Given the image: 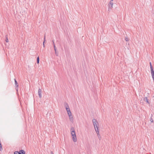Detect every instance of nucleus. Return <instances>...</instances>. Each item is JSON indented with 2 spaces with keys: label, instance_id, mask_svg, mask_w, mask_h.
Listing matches in <instances>:
<instances>
[{
  "label": "nucleus",
  "instance_id": "nucleus-1",
  "mask_svg": "<svg viewBox=\"0 0 154 154\" xmlns=\"http://www.w3.org/2000/svg\"><path fill=\"white\" fill-rule=\"evenodd\" d=\"M71 129L73 130L72 131L71 133L72 140L74 142H76L77 141V138L75 135V131L73 128H71Z\"/></svg>",
  "mask_w": 154,
  "mask_h": 154
},
{
  "label": "nucleus",
  "instance_id": "nucleus-2",
  "mask_svg": "<svg viewBox=\"0 0 154 154\" xmlns=\"http://www.w3.org/2000/svg\"><path fill=\"white\" fill-rule=\"evenodd\" d=\"M93 122L95 128V129L96 128H97V130H98V123L97 120L96 119H94L93 120Z\"/></svg>",
  "mask_w": 154,
  "mask_h": 154
},
{
  "label": "nucleus",
  "instance_id": "nucleus-3",
  "mask_svg": "<svg viewBox=\"0 0 154 154\" xmlns=\"http://www.w3.org/2000/svg\"><path fill=\"white\" fill-rule=\"evenodd\" d=\"M112 0H111L110 1V3H109V10L110 9H111L112 7V6L113 5V3L112 2Z\"/></svg>",
  "mask_w": 154,
  "mask_h": 154
},
{
  "label": "nucleus",
  "instance_id": "nucleus-4",
  "mask_svg": "<svg viewBox=\"0 0 154 154\" xmlns=\"http://www.w3.org/2000/svg\"><path fill=\"white\" fill-rule=\"evenodd\" d=\"M38 94L40 98L42 97L41 90L40 88H39L38 89Z\"/></svg>",
  "mask_w": 154,
  "mask_h": 154
},
{
  "label": "nucleus",
  "instance_id": "nucleus-5",
  "mask_svg": "<svg viewBox=\"0 0 154 154\" xmlns=\"http://www.w3.org/2000/svg\"><path fill=\"white\" fill-rule=\"evenodd\" d=\"M65 106L67 111V110L68 111V110H70V109L69 108V106L67 103H65Z\"/></svg>",
  "mask_w": 154,
  "mask_h": 154
},
{
  "label": "nucleus",
  "instance_id": "nucleus-6",
  "mask_svg": "<svg viewBox=\"0 0 154 154\" xmlns=\"http://www.w3.org/2000/svg\"><path fill=\"white\" fill-rule=\"evenodd\" d=\"M17 152L18 153V154H25V152L23 150H21Z\"/></svg>",
  "mask_w": 154,
  "mask_h": 154
},
{
  "label": "nucleus",
  "instance_id": "nucleus-7",
  "mask_svg": "<svg viewBox=\"0 0 154 154\" xmlns=\"http://www.w3.org/2000/svg\"><path fill=\"white\" fill-rule=\"evenodd\" d=\"M52 42H53V46H54V49L55 51V53H56V50L57 49L56 47L54 40H52Z\"/></svg>",
  "mask_w": 154,
  "mask_h": 154
},
{
  "label": "nucleus",
  "instance_id": "nucleus-8",
  "mask_svg": "<svg viewBox=\"0 0 154 154\" xmlns=\"http://www.w3.org/2000/svg\"><path fill=\"white\" fill-rule=\"evenodd\" d=\"M69 116V119H70V121H71V122H72L73 121V117H72V115Z\"/></svg>",
  "mask_w": 154,
  "mask_h": 154
},
{
  "label": "nucleus",
  "instance_id": "nucleus-9",
  "mask_svg": "<svg viewBox=\"0 0 154 154\" xmlns=\"http://www.w3.org/2000/svg\"><path fill=\"white\" fill-rule=\"evenodd\" d=\"M150 71L151 75L154 74V71L153 68L150 69Z\"/></svg>",
  "mask_w": 154,
  "mask_h": 154
},
{
  "label": "nucleus",
  "instance_id": "nucleus-10",
  "mask_svg": "<svg viewBox=\"0 0 154 154\" xmlns=\"http://www.w3.org/2000/svg\"><path fill=\"white\" fill-rule=\"evenodd\" d=\"M144 100L145 101H146L147 103H149V102L147 98V97H145L144 99Z\"/></svg>",
  "mask_w": 154,
  "mask_h": 154
},
{
  "label": "nucleus",
  "instance_id": "nucleus-11",
  "mask_svg": "<svg viewBox=\"0 0 154 154\" xmlns=\"http://www.w3.org/2000/svg\"><path fill=\"white\" fill-rule=\"evenodd\" d=\"M14 81H15V84L16 85V87H18V85L17 84V82L15 79H14ZM16 88L17 89V88Z\"/></svg>",
  "mask_w": 154,
  "mask_h": 154
},
{
  "label": "nucleus",
  "instance_id": "nucleus-12",
  "mask_svg": "<svg viewBox=\"0 0 154 154\" xmlns=\"http://www.w3.org/2000/svg\"><path fill=\"white\" fill-rule=\"evenodd\" d=\"M5 38H6V40H5L6 42H8V37H7V35L6 36Z\"/></svg>",
  "mask_w": 154,
  "mask_h": 154
},
{
  "label": "nucleus",
  "instance_id": "nucleus-13",
  "mask_svg": "<svg viewBox=\"0 0 154 154\" xmlns=\"http://www.w3.org/2000/svg\"><path fill=\"white\" fill-rule=\"evenodd\" d=\"M39 57H38L37 59V62L38 63H39Z\"/></svg>",
  "mask_w": 154,
  "mask_h": 154
},
{
  "label": "nucleus",
  "instance_id": "nucleus-14",
  "mask_svg": "<svg viewBox=\"0 0 154 154\" xmlns=\"http://www.w3.org/2000/svg\"><path fill=\"white\" fill-rule=\"evenodd\" d=\"M95 130L96 131V132L97 134V135H98L99 133V131H98L99 130H98H98H97V128L96 129L95 128Z\"/></svg>",
  "mask_w": 154,
  "mask_h": 154
},
{
  "label": "nucleus",
  "instance_id": "nucleus-15",
  "mask_svg": "<svg viewBox=\"0 0 154 154\" xmlns=\"http://www.w3.org/2000/svg\"><path fill=\"white\" fill-rule=\"evenodd\" d=\"M2 149V144L0 143V150L1 151Z\"/></svg>",
  "mask_w": 154,
  "mask_h": 154
},
{
  "label": "nucleus",
  "instance_id": "nucleus-16",
  "mask_svg": "<svg viewBox=\"0 0 154 154\" xmlns=\"http://www.w3.org/2000/svg\"><path fill=\"white\" fill-rule=\"evenodd\" d=\"M149 64H150V69L153 68V67L152 66V63L151 62L149 63Z\"/></svg>",
  "mask_w": 154,
  "mask_h": 154
},
{
  "label": "nucleus",
  "instance_id": "nucleus-17",
  "mask_svg": "<svg viewBox=\"0 0 154 154\" xmlns=\"http://www.w3.org/2000/svg\"><path fill=\"white\" fill-rule=\"evenodd\" d=\"M45 37H44V42H43V47L44 48L45 47V44H44V43H45Z\"/></svg>",
  "mask_w": 154,
  "mask_h": 154
},
{
  "label": "nucleus",
  "instance_id": "nucleus-18",
  "mask_svg": "<svg viewBox=\"0 0 154 154\" xmlns=\"http://www.w3.org/2000/svg\"><path fill=\"white\" fill-rule=\"evenodd\" d=\"M67 113H68V115L69 116H71V115H72V113H71V112H68Z\"/></svg>",
  "mask_w": 154,
  "mask_h": 154
},
{
  "label": "nucleus",
  "instance_id": "nucleus-19",
  "mask_svg": "<svg viewBox=\"0 0 154 154\" xmlns=\"http://www.w3.org/2000/svg\"><path fill=\"white\" fill-rule=\"evenodd\" d=\"M125 40L126 41H128V39L127 37L125 38Z\"/></svg>",
  "mask_w": 154,
  "mask_h": 154
},
{
  "label": "nucleus",
  "instance_id": "nucleus-20",
  "mask_svg": "<svg viewBox=\"0 0 154 154\" xmlns=\"http://www.w3.org/2000/svg\"><path fill=\"white\" fill-rule=\"evenodd\" d=\"M17 152H18L17 151H15L14 153V154H18V153Z\"/></svg>",
  "mask_w": 154,
  "mask_h": 154
},
{
  "label": "nucleus",
  "instance_id": "nucleus-21",
  "mask_svg": "<svg viewBox=\"0 0 154 154\" xmlns=\"http://www.w3.org/2000/svg\"><path fill=\"white\" fill-rule=\"evenodd\" d=\"M150 121L151 122H153V119L152 118L150 119Z\"/></svg>",
  "mask_w": 154,
  "mask_h": 154
},
{
  "label": "nucleus",
  "instance_id": "nucleus-22",
  "mask_svg": "<svg viewBox=\"0 0 154 154\" xmlns=\"http://www.w3.org/2000/svg\"><path fill=\"white\" fill-rule=\"evenodd\" d=\"M67 113L69 112H71V111H70V110H68V111L67 110Z\"/></svg>",
  "mask_w": 154,
  "mask_h": 154
},
{
  "label": "nucleus",
  "instance_id": "nucleus-23",
  "mask_svg": "<svg viewBox=\"0 0 154 154\" xmlns=\"http://www.w3.org/2000/svg\"><path fill=\"white\" fill-rule=\"evenodd\" d=\"M55 54L57 56H58V54L57 53V52L56 51V53L55 52Z\"/></svg>",
  "mask_w": 154,
  "mask_h": 154
},
{
  "label": "nucleus",
  "instance_id": "nucleus-24",
  "mask_svg": "<svg viewBox=\"0 0 154 154\" xmlns=\"http://www.w3.org/2000/svg\"><path fill=\"white\" fill-rule=\"evenodd\" d=\"M51 154H53L52 152H51Z\"/></svg>",
  "mask_w": 154,
  "mask_h": 154
}]
</instances>
